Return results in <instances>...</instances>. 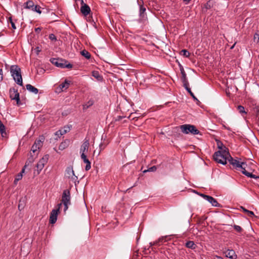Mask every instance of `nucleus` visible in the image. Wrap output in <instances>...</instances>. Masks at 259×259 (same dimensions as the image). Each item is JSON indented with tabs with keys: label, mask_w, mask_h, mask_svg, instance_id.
Listing matches in <instances>:
<instances>
[{
	"label": "nucleus",
	"mask_w": 259,
	"mask_h": 259,
	"mask_svg": "<svg viewBox=\"0 0 259 259\" xmlns=\"http://www.w3.org/2000/svg\"><path fill=\"white\" fill-rule=\"evenodd\" d=\"M180 54L187 58L189 57L190 55V53L185 49L182 50L180 52Z\"/></svg>",
	"instance_id": "obj_32"
},
{
	"label": "nucleus",
	"mask_w": 259,
	"mask_h": 259,
	"mask_svg": "<svg viewBox=\"0 0 259 259\" xmlns=\"http://www.w3.org/2000/svg\"><path fill=\"white\" fill-rule=\"evenodd\" d=\"M81 159L83 160V161L86 163V165L85 167V170L86 171H88L91 168V163L89 160L87 158V156H84L80 157Z\"/></svg>",
	"instance_id": "obj_15"
},
{
	"label": "nucleus",
	"mask_w": 259,
	"mask_h": 259,
	"mask_svg": "<svg viewBox=\"0 0 259 259\" xmlns=\"http://www.w3.org/2000/svg\"><path fill=\"white\" fill-rule=\"evenodd\" d=\"M162 240H163V238H162V239L160 238V239H159V240L158 241H156L154 242L153 243H152V242L150 243V244L151 246L154 245H157V244L159 242L162 241Z\"/></svg>",
	"instance_id": "obj_45"
},
{
	"label": "nucleus",
	"mask_w": 259,
	"mask_h": 259,
	"mask_svg": "<svg viewBox=\"0 0 259 259\" xmlns=\"http://www.w3.org/2000/svg\"><path fill=\"white\" fill-rule=\"evenodd\" d=\"M15 100L16 101L17 104L18 105H20L21 104V102H20V97L18 98V99H15Z\"/></svg>",
	"instance_id": "obj_51"
},
{
	"label": "nucleus",
	"mask_w": 259,
	"mask_h": 259,
	"mask_svg": "<svg viewBox=\"0 0 259 259\" xmlns=\"http://www.w3.org/2000/svg\"><path fill=\"white\" fill-rule=\"evenodd\" d=\"M235 45V44H234L231 47V49H232L234 48V46Z\"/></svg>",
	"instance_id": "obj_57"
},
{
	"label": "nucleus",
	"mask_w": 259,
	"mask_h": 259,
	"mask_svg": "<svg viewBox=\"0 0 259 259\" xmlns=\"http://www.w3.org/2000/svg\"><path fill=\"white\" fill-rule=\"evenodd\" d=\"M62 204H63V203H62V202H61V203H60L58 204V205H57L58 208H57V209H59V210H60V208H61V206H62Z\"/></svg>",
	"instance_id": "obj_53"
},
{
	"label": "nucleus",
	"mask_w": 259,
	"mask_h": 259,
	"mask_svg": "<svg viewBox=\"0 0 259 259\" xmlns=\"http://www.w3.org/2000/svg\"><path fill=\"white\" fill-rule=\"evenodd\" d=\"M185 246L188 248L191 249H195L196 247V245L192 241H188L186 243Z\"/></svg>",
	"instance_id": "obj_21"
},
{
	"label": "nucleus",
	"mask_w": 259,
	"mask_h": 259,
	"mask_svg": "<svg viewBox=\"0 0 259 259\" xmlns=\"http://www.w3.org/2000/svg\"><path fill=\"white\" fill-rule=\"evenodd\" d=\"M241 208L242 209L243 211L246 213V214L249 216V217H253L254 215V213L253 211H250V210H248L247 209H246V208H245L244 207H241Z\"/></svg>",
	"instance_id": "obj_31"
},
{
	"label": "nucleus",
	"mask_w": 259,
	"mask_h": 259,
	"mask_svg": "<svg viewBox=\"0 0 259 259\" xmlns=\"http://www.w3.org/2000/svg\"><path fill=\"white\" fill-rule=\"evenodd\" d=\"M70 84V81L67 80H65L64 82L61 83L59 85L60 89L63 91L64 90H66L69 88V85Z\"/></svg>",
	"instance_id": "obj_20"
},
{
	"label": "nucleus",
	"mask_w": 259,
	"mask_h": 259,
	"mask_svg": "<svg viewBox=\"0 0 259 259\" xmlns=\"http://www.w3.org/2000/svg\"><path fill=\"white\" fill-rule=\"evenodd\" d=\"M90 146L89 139L85 138L80 149V157L87 156Z\"/></svg>",
	"instance_id": "obj_7"
},
{
	"label": "nucleus",
	"mask_w": 259,
	"mask_h": 259,
	"mask_svg": "<svg viewBox=\"0 0 259 259\" xmlns=\"http://www.w3.org/2000/svg\"><path fill=\"white\" fill-rule=\"evenodd\" d=\"M24 171H25V169H24V167H23L22 168V169L21 170V171L16 176V177L14 180V184L16 185L17 184V182L19 180L22 179L23 174L24 172Z\"/></svg>",
	"instance_id": "obj_19"
},
{
	"label": "nucleus",
	"mask_w": 259,
	"mask_h": 259,
	"mask_svg": "<svg viewBox=\"0 0 259 259\" xmlns=\"http://www.w3.org/2000/svg\"><path fill=\"white\" fill-rule=\"evenodd\" d=\"M156 169H157V167H156V166H153L149 168L148 169L144 170L143 172L145 173L147 171H154L156 170Z\"/></svg>",
	"instance_id": "obj_38"
},
{
	"label": "nucleus",
	"mask_w": 259,
	"mask_h": 259,
	"mask_svg": "<svg viewBox=\"0 0 259 259\" xmlns=\"http://www.w3.org/2000/svg\"><path fill=\"white\" fill-rule=\"evenodd\" d=\"M51 62L53 64H54L56 66L58 67H60L61 68H64V63H67V62L65 60L60 59H56V58H53L51 60Z\"/></svg>",
	"instance_id": "obj_12"
},
{
	"label": "nucleus",
	"mask_w": 259,
	"mask_h": 259,
	"mask_svg": "<svg viewBox=\"0 0 259 259\" xmlns=\"http://www.w3.org/2000/svg\"><path fill=\"white\" fill-rule=\"evenodd\" d=\"M24 208V206L22 205V204H21V201L20 200V202H19V204L18 205V209L21 210H22V209H23Z\"/></svg>",
	"instance_id": "obj_47"
},
{
	"label": "nucleus",
	"mask_w": 259,
	"mask_h": 259,
	"mask_svg": "<svg viewBox=\"0 0 259 259\" xmlns=\"http://www.w3.org/2000/svg\"><path fill=\"white\" fill-rule=\"evenodd\" d=\"M226 256L231 259H236L237 255L233 250H228L226 252Z\"/></svg>",
	"instance_id": "obj_17"
},
{
	"label": "nucleus",
	"mask_w": 259,
	"mask_h": 259,
	"mask_svg": "<svg viewBox=\"0 0 259 259\" xmlns=\"http://www.w3.org/2000/svg\"><path fill=\"white\" fill-rule=\"evenodd\" d=\"M49 158V155H45L40 159L36 164L37 174H39L40 171L44 167L45 165L48 162Z\"/></svg>",
	"instance_id": "obj_5"
},
{
	"label": "nucleus",
	"mask_w": 259,
	"mask_h": 259,
	"mask_svg": "<svg viewBox=\"0 0 259 259\" xmlns=\"http://www.w3.org/2000/svg\"><path fill=\"white\" fill-rule=\"evenodd\" d=\"M233 227L235 230L238 233H241L243 231V229L238 225H234Z\"/></svg>",
	"instance_id": "obj_34"
},
{
	"label": "nucleus",
	"mask_w": 259,
	"mask_h": 259,
	"mask_svg": "<svg viewBox=\"0 0 259 259\" xmlns=\"http://www.w3.org/2000/svg\"><path fill=\"white\" fill-rule=\"evenodd\" d=\"M30 154L31 155L30 157L28 158V159L27 160V161H26V162L25 163V165L23 167H24V169L25 168V167L27 166H28L30 164H31L32 162H33V161L34 160V158L33 157V155L32 154V153L30 152Z\"/></svg>",
	"instance_id": "obj_24"
},
{
	"label": "nucleus",
	"mask_w": 259,
	"mask_h": 259,
	"mask_svg": "<svg viewBox=\"0 0 259 259\" xmlns=\"http://www.w3.org/2000/svg\"><path fill=\"white\" fill-rule=\"evenodd\" d=\"M205 8L207 9H209L211 8V6L209 4V2H207L206 3V4L205 5Z\"/></svg>",
	"instance_id": "obj_49"
},
{
	"label": "nucleus",
	"mask_w": 259,
	"mask_h": 259,
	"mask_svg": "<svg viewBox=\"0 0 259 259\" xmlns=\"http://www.w3.org/2000/svg\"><path fill=\"white\" fill-rule=\"evenodd\" d=\"M10 93V98L13 100H15V99H18L19 97V93L18 92V90L14 88H11L9 91Z\"/></svg>",
	"instance_id": "obj_14"
},
{
	"label": "nucleus",
	"mask_w": 259,
	"mask_h": 259,
	"mask_svg": "<svg viewBox=\"0 0 259 259\" xmlns=\"http://www.w3.org/2000/svg\"><path fill=\"white\" fill-rule=\"evenodd\" d=\"M39 149V148H38L37 146L33 144L31 147L30 152H31L32 153H33L34 154L35 152H37V150Z\"/></svg>",
	"instance_id": "obj_37"
},
{
	"label": "nucleus",
	"mask_w": 259,
	"mask_h": 259,
	"mask_svg": "<svg viewBox=\"0 0 259 259\" xmlns=\"http://www.w3.org/2000/svg\"><path fill=\"white\" fill-rule=\"evenodd\" d=\"M80 11L84 16H87L90 14L91 11L90 7L84 3L83 0H81Z\"/></svg>",
	"instance_id": "obj_10"
},
{
	"label": "nucleus",
	"mask_w": 259,
	"mask_h": 259,
	"mask_svg": "<svg viewBox=\"0 0 259 259\" xmlns=\"http://www.w3.org/2000/svg\"><path fill=\"white\" fill-rule=\"evenodd\" d=\"M71 197L69 190L66 189L63 192L61 202L64 206V211H66L68 208V205L71 204Z\"/></svg>",
	"instance_id": "obj_4"
},
{
	"label": "nucleus",
	"mask_w": 259,
	"mask_h": 259,
	"mask_svg": "<svg viewBox=\"0 0 259 259\" xmlns=\"http://www.w3.org/2000/svg\"><path fill=\"white\" fill-rule=\"evenodd\" d=\"M87 104V105H89V103H88Z\"/></svg>",
	"instance_id": "obj_59"
},
{
	"label": "nucleus",
	"mask_w": 259,
	"mask_h": 259,
	"mask_svg": "<svg viewBox=\"0 0 259 259\" xmlns=\"http://www.w3.org/2000/svg\"><path fill=\"white\" fill-rule=\"evenodd\" d=\"M25 6L24 8L26 9H31V10L34 9V7L35 5H34V3L32 1H29L24 3Z\"/></svg>",
	"instance_id": "obj_23"
},
{
	"label": "nucleus",
	"mask_w": 259,
	"mask_h": 259,
	"mask_svg": "<svg viewBox=\"0 0 259 259\" xmlns=\"http://www.w3.org/2000/svg\"><path fill=\"white\" fill-rule=\"evenodd\" d=\"M181 80H182V82L183 83V86L185 88L186 90L187 89L189 88V82H188V80L187 77L181 78Z\"/></svg>",
	"instance_id": "obj_29"
},
{
	"label": "nucleus",
	"mask_w": 259,
	"mask_h": 259,
	"mask_svg": "<svg viewBox=\"0 0 259 259\" xmlns=\"http://www.w3.org/2000/svg\"><path fill=\"white\" fill-rule=\"evenodd\" d=\"M41 7L38 5H35L34 7V9H33L32 11L36 12L38 13V14H40L41 13V11L40 10Z\"/></svg>",
	"instance_id": "obj_35"
},
{
	"label": "nucleus",
	"mask_w": 259,
	"mask_h": 259,
	"mask_svg": "<svg viewBox=\"0 0 259 259\" xmlns=\"http://www.w3.org/2000/svg\"><path fill=\"white\" fill-rule=\"evenodd\" d=\"M66 63H64V68H72V65L70 64V63H68V64H66Z\"/></svg>",
	"instance_id": "obj_46"
},
{
	"label": "nucleus",
	"mask_w": 259,
	"mask_h": 259,
	"mask_svg": "<svg viewBox=\"0 0 259 259\" xmlns=\"http://www.w3.org/2000/svg\"><path fill=\"white\" fill-rule=\"evenodd\" d=\"M44 140V138L43 137H40L39 139L36 140L35 141L34 144L40 148L42 146V143H43Z\"/></svg>",
	"instance_id": "obj_25"
},
{
	"label": "nucleus",
	"mask_w": 259,
	"mask_h": 259,
	"mask_svg": "<svg viewBox=\"0 0 259 259\" xmlns=\"http://www.w3.org/2000/svg\"><path fill=\"white\" fill-rule=\"evenodd\" d=\"M92 75L98 81H102L103 80L102 76L100 74L99 72L97 71H93L92 72Z\"/></svg>",
	"instance_id": "obj_22"
},
{
	"label": "nucleus",
	"mask_w": 259,
	"mask_h": 259,
	"mask_svg": "<svg viewBox=\"0 0 259 259\" xmlns=\"http://www.w3.org/2000/svg\"><path fill=\"white\" fill-rule=\"evenodd\" d=\"M26 89L29 91L30 92H31L34 94H37L38 92V90L37 88L32 86L30 84H27L26 85Z\"/></svg>",
	"instance_id": "obj_18"
},
{
	"label": "nucleus",
	"mask_w": 259,
	"mask_h": 259,
	"mask_svg": "<svg viewBox=\"0 0 259 259\" xmlns=\"http://www.w3.org/2000/svg\"><path fill=\"white\" fill-rule=\"evenodd\" d=\"M59 209H54L52 210L50 217V223L51 224H55L57 220Z\"/></svg>",
	"instance_id": "obj_13"
},
{
	"label": "nucleus",
	"mask_w": 259,
	"mask_h": 259,
	"mask_svg": "<svg viewBox=\"0 0 259 259\" xmlns=\"http://www.w3.org/2000/svg\"><path fill=\"white\" fill-rule=\"evenodd\" d=\"M0 75H1V79H3V70L2 69H0Z\"/></svg>",
	"instance_id": "obj_54"
},
{
	"label": "nucleus",
	"mask_w": 259,
	"mask_h": 259,
	"mask_svg": "<svg viewBox=\"0 0 259 259\" xmlns=\"http://www.w3.org/2000/svg\"><path fill=\"white\" fill-rule=\"evenodd\" d=\"M41 30V28L40 27H37L35 28V32L36 33H39Z\"/></svg>",
	"instance_id": "obj_50"
},
{
	"label": "nucleus",
	"mask_w": 259,
	"mask_h": 259,
	"mask_svg": "<svg viewBox=\"0 0 259 259\" xmlns=\"http://www.w3.org/2000/svg\"><path fill=\"white\" fill-rule=\"evenodd\" d=\"M254 40L255 41L256 40V42H259V34L257 33H255L254 35Z\"/></svg>",
	"instance_id": "obj_44"
},
{
	"label": "nucleus",
	"mask_w": 259,
	"mask_h": 259,
	"mask_svg": "<svg viewBox=\"0 0 259 259\" xmlns=\"http://www.w3.org/2000/svg\"><path fill=\"white\" fill-rule=\"evenodd\" d=\"M228 160L230 164L233 166V168H235L237 169H239V167L240 166H242V165H241V163L243 162H240L237 159H234L233 157L231 156L230 155L228 159Z\"/></svg>",
	"instance_id": "obj_11"
},
{
	"label": "nucleus",
	"mask_w": 259,
	"mask_h": 259,
	"mask_svg": "<svg viewBox=\"0 0 259 259\" xmlns=\"http://www.w3.org/2000/svg\"><path fill=\"white\" fill-rule=\"evenodd\" d=\"M69 143H70L69 140L66 139L63 142L61 143V144H60V145L59 146V149L61 151L64 150L65 149H66V148H67L68 147Z\"/></svg>",
	"instance_id": "obj_16"
},
{
	"label": "nucleus",
	"mask_w": 259,
	"mask_h": 259,
	"mask_svg": "<svg viewBox=\"0 0 259 259\" xmlns=\"http://www.w3.org/2000/svg\"><path fill=\"white\" fill-rule=\"evenodd\" d=\"M36 49H37V52H39V51H40V50H39V48H38V47H37V48H36Z\"/></svg>",
	"instance_id": "obj_58"
},
{
	"label": "nucleus",
	"mask_w": 259,
	"mask_h": 259,
	"mask_svg": "<svg viewBox=\"0 0 259 259\" xmlns=\"http://www.w3.org/2000/svg\"><path fill=\"white\" fill-rule=\"evenodd\" d=\"M237 110L239 111V112L241 114L246 113V112L245 111L244 107L242 105H238L237 106Z\"/></svg>",
	"instance_id": "obj_33"
},
{
	"label": "nucleus",
	"mask_w": 259,
	"mask_h": 259,
	"mask_svg": "<svg viewBox=\"0 0 259 259\" xmlns=\"http://www.w3.org/2000/svg\"><path fill=\"white\" fill-rule=\"evenodd\" d=\"M10 71L16 83L20 86H22L23 81L20 67L17 65H11L10 68Z\"/></svg>",
	"instance_id": "obj_2"
},
{
	"label": "nucleus",
	"mask_w": 259,
	"mask_h": 259,
	"mask_svg": "<svg viewBox=\"0 0 259 259\" xmlns=\"http://www.w3.org/2000/svg\"><path fill=\"white\" fill-rule=\"evenodd\" d=\"M186 90L188 91V92L190 94V95H191V96L193 98V99L195 100V101H197L198 102H199L198 100L197 99V98L195 96V95H194V94L192 92L190 88H188V89H187Z\"/></svg>",
	"instance_id": "obj_36"
},
{
	"label": "nucleus",
	"mask_w": 259,
	"mask_h": 259,
	"mask_svg": "<svg viewBox=\"0 0 259 259\" xmlns=\"http://www.w3.org/2000/svg\"><path fill=\"white\" fill-rule=\"evenodd\" d=\"M242 165V166H240L239 167L238 170H240L242 174L247 176V177L253 178L255 179H259V176H256L255 175L252 174L251 172H248L246 169V166H247V164L245 162H242L241 163Z\"/></svg>",
	"instance_id": "obj_8"
},
{
	"label": "nucleus",
	"mask_w": 259,
	"mask_h": 259,
	"mask_svg": "<svg viewBox=\"0 0 259 259\" xmlns=\"http://www.w3.org/2000/svg\"><path fill=\"white\" fill-rule=\"evenodd\" d=\"M180 129L182 133L188 134H191L192 135L200 134L199 131H198L195 126L191 124H183L180 126Z\"/></svg>",
	"instance_id": "obj_3"
},
{
	"label": "nucleus",
	"mask_w": 259,
	"mask_h": 259,
	"mask_svg": "<svg viewBox=\"0 0 259 259\" xmlns=\"http://www.w3.org/2000/svg\"><path fill=\"white\" fill-rule=\"evenodd\" d=\"M256 111V117H258L259 116V109L258 108L255 109Z\"/></svg>",
	"instance_id": "obj_52"
},
{
	"label": "nucleus",
	"mask_w": 259,
	"mask_h": 259,
	"mask_svg": "<svg viewBox=\"0 0 259 259\" xmlns=\"http://www.w3.org/2000/svg\"><path fill=\"white\" fill-rule=\"evenodd\" d=\"M71 125L70 126H65L62 129H61L60 131H61L62 134L64 135L66 134L67 133L69 132L71 130Z\"/></svg>",
	"instance_id": "obj_28"
},
{
	"label": "nucleus",
	"mask_w": 259,
	"mask_h": 259,
	"mask_svg": "<svg viewBox=\"0 0 259 259\" xmlns=\"http://www.w3.org/2000/svg\"><path fill=\"white\" fill-rule=\"evenodd\" d=\"M0 133L3 137L4 136V135L6 134V127L4 124L2 123L1 120H0Z\"/></svg>",
	"instance_id": "obj_26"
},
{
	"label": "nucleus",
	"mask_w": 259,
	"mask_h": 259,
	"mask_svg": "<svg viewBox=\"0 0 259 259\" xmlns=\"http://www.w3.org/2000/svg\"><path fill=\"white\" fill-rule=\"evenodd\" d=\"M146 12V8L143 5L140 6V11L139 15L142 18H144L145 17V13Z\"/></svg>",
	"instance_id": "obj_27"
},
{
	"label": "nucleus",
	"mask_w": 259,
	"mask_h": 259,
	"mask_svg": "<svg viewBox=\"0 0 259 259\" xmlns=\"http://www.w3.org/2000/svg\"><path fill=\"white\" fill-rule=\"evenodd\" d=\"M81 54L88 59H90L91 56L90 53L85 50L82 51L81 52Z\"/></svg>",
	"instance_id": "obj_30"
},
{
	"label": "nucleus",
	"mask_w": 259,
	"mask_h": 259,
	"mask_svg": "<svg viewBox=\"0 0 259 259\" xmlns=\"http://www.w3.org/2000/svg\"><path fill=\"white\" fill-rule=\"evenodd\" d=\"M191 0H183L184 2L185 3V4H188L189 3Z\"/></svg>",
	"instance_id": "obj_55"
},
{
	"label": "nucleus",
	"mask_w": 259,
	"mask_h": 259,
	"mask_svg": "<svg viewBox=\"0 0 259 259\" xmlns=\"http://www.w3.org/2000/svg\"><path fill=\"white\" fill-rule=\"evenodd\" d=\"M198 194L202 197L204 199L208 201L209 203H210L212 206L215 207H219L220 206V204L217 202V200L212 197L202 193Z\"/></svg>",
	"instance_id": "obj_9"
},
{
	"label": "nucleus",
	"mask_w": 259,
	"mask_h": 259,
	"mask_svg": "<svg viewBox=\"0 0 259 259\" xmlns=\"http://www.w3.org/2000/svg\"><path fill=\"white\" fill-rule=\"evenodd\" d=\"M181 73L182 74V77L181 78H185L187 77L186 76V73L183 67L180 68Z\"/></svg>",
	"instance_id": "obj_42"
},
{
	"label": "nucleus",
	"mask_w": 259,
	"mask_h": 259,
	"mask_svg": "<svg viewBox=\"0 0 259 259\" xmlns=\"http://www.w3.org/2000/svg\"><path fill=\"white\" fill-rule=\"evenodd\" d=\"M214 259H223V258L221 256H215Z\"/></svg>",
	"instance_id": "obj_56"
},
{
	"label": "nucleus",
	"mask_w": 259,
	"mask_h": 259,
	"mask_svg": "<svg viewBox=\"0 0 259 259\" xmlns=\"http://www.w3.org/2000/svg\"><path fill=\"white\" fill-rule=\"evenodd\" d=\"M9 22H10L11 24V26L12 27V28L13 29H16V25L15 24V23L13 21L11 17H10L9 18V21H8Z\"/></svg>",
	"instance_id": "obj_40"
},
{
	"label": "nucleus",
	"mask_w": 259,
	"mask_h": 259,
	"mask_svg": "<svg viewBox=\"0 0 259 259\" xmlns=\"http://www.w3.org/2000/svg\"><path fill=\"white\" fill-rule=\"evenodd\" d=\"M65 177L66 178L72 180L75 182L77 180V177L75 175L72 166L67 167L65 170Z\"/></svg>",
	"instance_id": "obj_6"
},
{
	"label": "nucleus",
	"mask_w": 259,
	"mask_h": 259,
	"mask_svg": "<svg viewBox=\"0 0 259 259\" xmlns=\"http://www.w3.org/2000/svg\"><path fill=\"white\" fill-rule=\"evenodd\" d=\"M218 147L220 149V150H224V149L226 148V147L223 146V144L221 142L217 143Z\"/></svg>",
	"instance_id": "obj_41"
},
{
	"label": "nucleus",
	"mask_w": 259,
	"mask_h": 259,
	"mask_svg": "<svg viewBox=\"0 0 259 259\" xmlns=\"http://www.w3.org/2000/svg\"><path fill=\"white\" fill-rule=\"evenodd\" d=\"M230 156L228 149L225 148L224 150H219L214 152L213 158L217 162L225 165L227 164V160Z\"/></svg>",
	"instance_id": "obj_1"
},
{
	"label": "nucleus",
	"mask_w": 259,
	"mask_h": 259,
	"mask_svg": "<svg viewBox=\"0 0 259 259\" xmlns=\"http://www.w3.org/2000/svg\"><path fill=\"white\" fill-rule=\"evenodd\" d=\"M49 38L51 40H53V41H56L57 40V37L55 35V34L52 33V34H50L49 35Z\"/></svg>",
	"instance_id": "obj_43"
},
{
	"label": "nucleus",
	"mask_w": 259,
	"mask_h": 259,
	"mask_svg": "<svg viewBox=\"0 0 259 259\" xmlns=\"http://www.w3.org/2000/svg\"><path fill=\"white\" fill-rule=\"evenodd\" d=\"M88 103H89V105H87V104H85V105H83V110H85V109H88L89 107L92 106L94 102L93 101L90 100L88 102Z\"/></svg>",
	"instance_id": "obj_39"
},
{
	"label": "nucleus",
	"mask_w": 259,
	"mask_h": 259,
	"mask_svg": "<svg viewBox=\"0 0 259 259\" xmlns=\"http://www.w3.org/2000/svg\"><path fill=\"white\" fill-rule=\"evenodd\" d=\"M55 135L59 137L61 136H62L63 135L62 134L61 131L60 130L55 133Z\"/></svg>",
	"instance_id": "obj_48"
}]
</instances>
